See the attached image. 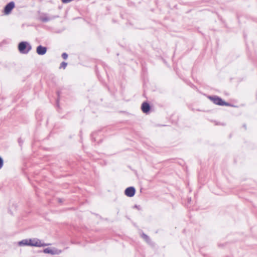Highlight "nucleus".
<instances>
[{"label":"nucleus","mask_w":257,"mask_h":257,"mask_svg":"<svg viewBox=\"0 0 257 257\" xmlns=\"http://www.w3.org/2000/svg\"><path fill=\"white\" fill-rule=\"evenodd\" d=\"M29 246L41 247L48 245L49 244L42 243L41 241L37 238L29 239H28Z\"/></svg>","instance_id":"3"},{"label":"nucleus","mask_w":257,"mask_h":257,"mask_svg":"<svg viewBox=\"0 0 257 257\" xmlns=\"http://www.w3.org/2000/svg\"><path fill=\"white\" fill-rule=\"evenodd\" d=\"M18 141H19V143L20 144L22 143V141H21V139H19Z\"/></svg>","instance_id":"17"},{"label":"nucleus","mask_w":257,"mask_h":257,"mask_svg":"<svg viewBox=\"0 0 257 257\" xmlns=\"http://www.w3.org/2000/svg\"><path fill=\"white\" fill-rule=\"evenodd\" d=\"M15 7V3L13 2H11L8 3L4 8V13L6 15L9 14L12 10Z\"/></svg>","instance_id":"7"},{"label":"nucleus","mask_w":257,"mask_h":257,"mask_svg":"<svg viewBox=\"0 0 257 257\" xmlns=\"http://www.w3.org/2000/svg\"><path fill=\"white\" fill-rule=\"evenodd\" d=\"M64 56H65V55H64V52L62 54H61V57L64 59Z\"/></svg>","instance_id":"16"},{"label":"nucleus","mask_w":257,"mask_h":257,"mask_svg":"<svg viewBox=\"0 0 257 257\" xmlns=\"http://www.w3.org/2000/svg\"><path fill=\"white\" fill-rule=\"evenodd\" d=\"M208 98L214 104L220 106H229L230 104L223 101L222 98L217 96H209Z\"/></svg>","instance_id":"2"},{"label":"nucleus","mask_w":257,"mask_h":257,"mask_svg":"<svg viewBox=\"0 0 257 257\" xmlns=\"http://www.w3.org/2000/svg\"><path fill=\"white\" fill-rule=\"evenodd\" d=\"M60 68H64V61L61 62Z\"/></svg>","instance_id":"13"},{"label":"nucleus","mask_w":257,"mask_h":257,"mask_svg":"<svg viewBox=\"0 0 257 257\" xmlns=\"http://www.w3.org/2000/svg\"><path fill=\"white\" fill-rule=\"evenodd\" d=\"M31 49V46L27 42L23 41L18 45L19 51L22 54H28Z\"/></svg>","instance_id":"1"},{"label":"nucleus","mask_w":257,"mask_h":257,"mask_svg":"<svg viewBox=\"0 0 257 257\" xmlns=\"http://www.w3.org/2000/svg\"><path fill=\"white\" fill-rule=\"evenodd\" d=\"M135 207L137 208V207H138L137 205H136L135 206Z\"/></svg>","instance_id":"20"},{"label":"nucleus","mask_w":257,"mask_h":257,"mask_svg":"<svg viewBox=\"0 0 257 257\" xmlns=\"http://www.w3.org/2000/svg\"><path fill=\"white\" fill-rule=\"evenodd\" d=\"M136 193V189L134 187H128L124 190V194L129 197H133Z\"/></svg>","instance_id":"6"},{"label":"nucleus","mask_w":257,"mask_h":257,"mask_svg":"<svg viewBox=\"0 0 257 257\" xmlns=\"http://www.w3.org/2000/svg\"><path fill=\"white\" fill-rule=\"evenodd\" d=\"M17 244L20 246H29L28 239H23L17 242Z\"/></svg>","instance_id":"10"},{"label":"nucleus","mask_w":257,"mask_h":257,"mask_svg":"<svg viewBox=\"0 0 257 257\" xmlns=\"http://www.w3.org/2000/svg\"><path fill=\"white\" fill-rule=\"evenodd\" d=\"M68 55L65 53V60L67 59Z\"/></svg>","instance_id":"18"},{"label":"nucleus","mask_w":257,"mask_h":257,"mask_svg":"<svg viewBox=\"0 0 257 257\" xmlns=\"http://www.w3.org/2000/svg\"><path fill=\"white\" fill-rule=\"evenodd\" d=\"M67 63H65V67L67 66Z\"/></svg>","instance_id":"19"},{"label":"nucleus","mask_w":257,"mask_h":257,"mask_svg":"<svg viewBox=\"0 0 257 257\" xmlns=\"http://www.w3.org/2000/svg\"><path fill=\"white\" fill-rule=\"evenodd\" d=\"M58 96H59V92H58Z\"/></svg>","instance_id":"23"},{"label":"nucleus","mask_w":257,"mask_h":257,"mask_svg":"<svg viewBox=\"0 0 257 257\" xmlns=\"http://www.w3.org/2000/svg\"><path fill=\"white\" fill-rule=\"evenodd\" d=\"M151 109L150 105L147 102H144L141 106V109L144 113H148Z\"/></svg>","instance_id":"8"},{"label":"nucleus","mask_w":257,"mask_h":257,"mask_svg":"<svg viewBox=\"0 0 257 257\" xmlns=\"http://www.w3.org/2000/svg\"><path fill=\"white\" fill-rule=\"evenodd\" d=\"M3 159L0 157V169L2 168L3 165Z\"/></svg>","instance_id":"12"},{"label":"nucleus","mask_w":257,"mask_h":257,"mask_svg":"<svg viewBox=\"0 0 257 257\" xmlns=\"http://www.w3.org/2000/svg\"><path fill=\"white\" fill-rule=\"evenodd\" d=\"M36 52L40 55H44L47 52V48L46 47L39 45L37 47Z\"/></svg>","instance_id":"9"},{"label":"nucleus","mask_w":257,"mask_h":257,"mask_svg":"<svg viewBox=\"0 0 257 257\" xmlns=\"http://www.w3.org/2000/svg\"><path fill=\"white\" fill-rule=\"evenodd\" d=\"M243 126L246 128V126L245 125H244Z\"/></svg>","instance_id":"22"},{"label":"nucleus","mask_w":257,"mask_h":257,"mask_svg":"<svg viewBox=\"0 0 257 257\" xmlns=\"http://www.w3.org/2000/svg\"><path fill=\"white\" fill-rule=\"evenodd\" d=\"M142 237L143 239L149 244H152L153 242L152 241L151 239L150 238L149 236H148L147 234L145 233H143L142 235Z\"/></svg>","instance_id":"11"},{"label":"nucleus","mask_w":257,"mask_h":257,"mask_svg":"<svg viewBox=\"0 0 257 257\" xmlns=\"http://www.w3.org/2000/svg\"><path fill=\"white\" fill-rule=\"evenodd\" d=\"M72 0H65V3H68L71 2Z\"/></svg>","instance_id":"15"},{"label":"nucleus","mask_w":257,"mask_h":257,"mask_svg":"<svg viewBox=\"0 0 257 257\" xmlns=\"http://www.w3.org/2000/svg\"><path fill=\"white\" fill-rule=\"evenodd\" d=\"M58 17V16H49L48 14L42 13L40 14L39 16V20L43 22L46 23Z\"/></svg>","instance_id":"4"},{"label":"nucleus","mask_w":257,"mask_h":257,"mask_svg":"<svg viewBox=\"0 0 257 257\" xmlns=\"http://www.w3.org/2000/svg\"><path fill=\"white\" fill-rule=\"evenodd\" d=\"M57 106L58 108H59V100H57Z\"/></svg>","instance_id":"14"},{"label":"nucleus","mask_w":257,"mask_h":257,"mask_svg":"<svg viewBox=\"0 0 257 257\" xmlns=\"http://www.w3.org/2000/svg\"><path fill=\"white\" fill-rule=\"evenodd\" d=\"M60 252V250L54 247L46 248L43 250V252L52 255L58 254Z\"/></svg>","instance_id":"5"},{"label":"nucleus","mask_w":257,"mask_h":257,"mask_svg":"<svg viewBox=\"0 0 257 257\" xmlns=\"http://www.w3.org/2000/svg\"><path fill=\"white\" fill-rule=\"evenodd\" d=\"M62 2L64 3V0H62Z\"/></svg>","instance_id":"21"}]
</instances>
